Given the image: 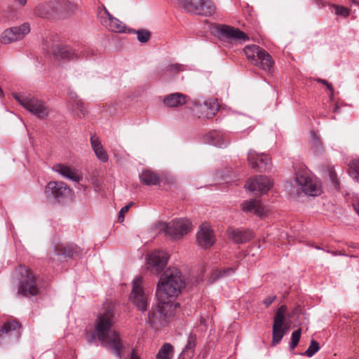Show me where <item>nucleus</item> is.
<instances>
[{"label": "nucleus", "instance_id": "6e6d98bb", "mask_svg": "<svg viewBox=\"0 0 359 359\" xmlns=\"http://www.w3.org/2000/svg\"><path fill=\"white\" fill-rule=\"evenodd\" d=\"M338 109H339V107L337 105H336L334 107V111L337 112L338 111Z\"/></svg>", "mask_w": 359, "mask_h": 359}, {"label": "nucleus", "instance_id": "c9c22d12", "mask_svg": "<svg viewBox=\"0 0 359 359\" xmlns=\"http://www.w3.org/2000/svg\"><path fill=\"white\" fill-rule=\"evenodd\" d=\"M13 27L15 29L16 33H19V38L20 40L28 34L31 30L30 24L27 22L22 23L20 26Z\"/></svg>", "mask_w": 359, "mask_h": 359}, {"label": "nucleus", "instance_id": "6e6552de", "mask_svg": "<svg viewBox=\"0 0 359 359\" xmlns=\"http://www.w3.org/2000/svg\"><path fill=\"white\" fill-rule=\"evenodd\" d=\"M158 227L172 239H177L187 234L192 229L191 222L184 218L172 220L168 224L160 223Z\"/></svg>", "mask_w": 359, "mask_h": 359}, {"label": "nucleus", "instance_id": "f3484780", "mask_svg": "<svg viewBox=\"0 0 359 359\" xmlns=\"http://www.w3.org/2000/svg\"><path fill=\"white\" fill-rule=\"evenodd\" d=\"M203 142L219 148L226 147L230 143L228 135L217 130H212L205 134L203 137Z\"/></svg>", "mask_w": 359, "mask_h": 359}, {"label": "nucleus", "instance_id": "f03ea898", "mask_svg": "<svg viewBox=\"0 0 359 359\" xmlns=\"http://www.w3.org/2000/svg\"><path fill=\"white\" fill-rule=\"evenodd\" d=\"M184 287V280L181 271L177 268H168L161 276L157 284V300L172 304V299L181 293Z\"/></svg>", "mask_w": 359, "mask_h": 359}, {"label": "nucleus", "instance_id": "b1692460", "mask_svg": "<svg viewBox=\"0 0 359 359\" xmlns=\"http://www.w3.org/2000/svg\"><path fill=\"white\" fill-rule=\"evenodd\" d=\"M54 254L59 257L60 259L75 258L79 257L80 248L73 245L55 246L54 248Z\"/></svg>", "mask_w": 359, "mask_h": 359}, {"label": "nucleus", "instance_id": "c85d7f7f", "mask_svg": "<svg viewBox=\"0 0 359 359\" xmlns=\"http://www.w3.org/2000/svg\"><path fill=\"white\" fill-rule=\"evenodd\" d=\"M19 40H20L19 33H16L13 27L5 29L1 35V41L4 44L11 43Z\"/></svg>", "mask_w": 359, "mask_h": 359}, {"label": "nucleus", "instance_id": "864d4df0", "mask_svg": "<svg viewBox=\"0 0 359 359\" xmlns=\"http://www.w3.org/2000/svg\"><path fill=\"white\" fill-rule=\"evenodd\" d=\"M4 91L3 90L1 89V88L0 87V97H1L2 96H4Z\"/></svg>", "mask_w": 359, "mask_h": 359}, {"label": "nucleus", "instance_id": "5fc2aeb1", "mask_svg": "<svg viewBox=\"0 0 359 359\" xmlns=\"http://www.w3.org/2000/svg\"><path fill=\"white\" fill-rule=\"evenodd\" d=\"M333 98H334V91L331 92V95H330V100H332Z\"/></svg>", "mask_w": 359, "mask_h": 359}, {"label": "nucleus", "instance_id": "c03bdc74", "mask_svg": "<svg viewBox=\"0 0 359 359\" xmlns=\"http://www.w3.org/2000/svg\"><path fill=\"white\" fill-rule=\"evenodd\" d=\"M133 203H130L128 205L123 207L118 212V220L120 222H123L124 220L125 214L133 206Z\"/></svg>", "mask_w": 359, "mask_h": 359}, {"label": "nucleus", "instance_id": "4c0bfd02", "mask_svg": "<svg viewBox=\"0 0 359 359\" xmlns=\"http://www.w3.org/2000/svg\"><path fill=\"white\" fill-rule=\"evenodd\" d=\"M332 8V13L338 16L347 18L350 15V9L346 7L339 5H333Z\"/></svg>", "mask_w": 359, "mask_h": 359}, {"label": "nucleus", "instance_id": "ddd939ff", "mask_svg": "<svg viewBox=\"0 0 359 359\" xmlns=\"http://www.w3.org/2000/svg\"><path fill=\"white\" fill-rule=\"evenodd\" d=\"M98 18L100 23L109 31L121 33L126 30L125 25L118 19L113 17L106 8L99 11Z\"/></svg>", "mask_w": 359, "mask_h": 359}, {"label": "nucleus", "instance_id": "a211bd4d", "mask_svg": "<svg viewBox=\"0 0 359 359\" xmlns=\"http://www.w3.org/2000/svg\"><path fill=\"white\" fill-rule=\"evenodd\" d=\"M218 103L214 100H206L203 104L196 107V113L199 118H210L215 115L218 111Z\"/></svg>", "mask_w": 359, "mask_h": 359}, {"label": "nucleus", "instance_id": "4be33fe9", "mask_svg": "<svg viewBox=\"0 0 359 359\" xmlns=\"http://www.w3.org/2000/svg\"><path fill=\"white\" fill-rule=\"evenodd\" d=\"M290 328V323L286 321L273 320V345L280 342L283 336Z\"/></svg>", "mask_w": 359, "mask_h": 359}, {"label": "nucleus", "instance_id": "a19ab883", "mask_svg": "<svg viewBox=\"0 0 359 359\" xmlns=\"http://www.w3.org/2000/svg\"><path fill=\"white\" fill-rule=\"evenodd\" d=\"M319 349L320 346L318 344L316 341L312 340L311 341L309 347L305 351L304 355H306L308 357H311L316 353H317L319 351Z\"/></svg>", "mask_w": 359, "mask_h": 359}, {"label": "nucleus", "instance_id": "0eeeda50", "mask_svg": "<svg viewBox=\"0 0 359 359\" xmlns=\"http://www.w3.org/2000/svg\"><path fill=\"white\" fill-rule=\"evenodd\" d=\"M298 188L291 191V193L299 194L303 192L311 196H316L321 194L322 188L320 181L317 179L310 177L307 174H297L294 181Z\"/></svg>", "mask_w": 359, "mask_h": 359}, {"label": "nucleus", "instance_id": "de8ad7c7", "mask_svg": "<svg viewBox=\"0 0 359 359\" xmlns=\"http://www.w3.org/2000/svg\"><path fill=\"white\" fill-rule=\"evenodd\" d=\"M330 177L332 182H333L334 187L336 189H337L338 186H339V183L337 180V175L333 170H331L330 172Z\"/></svg>", "mask_w": 359, "mask_h": 359}, {"label": "nucleus", "instance_id": "603ef678", "mask_svg": "<svg viewBox=\"0 0 359 359\" xmlns=\"http://www.w3.org/2000/svg\"><path fill=\"white\" fill-rule=\"evenodd\" d=\"M353 208L358 215L359 216V203L353 205Z\"/></svg>", "mask_w": 359, "mask_h": 359}, {"label": "nucleus", "instance_id": "a878e982", "mask_svg": "<svg viewBox=\"0 0 359 359\" xmlns=\"http://www.w3.org/2000/svg\"><path fill=\"white\" fill-rule=\"evenodd\" d=\"M187 102V97L180 93H172L163 99V104L168 107H177Z\"/></svg>", "mask_w": 359, "mask_h": 359}, {"label": "nucleus", "instance_id": "72a5a7b5", "mask_svg": "<svg viewBox=\"0 0 359 359\" xmlns=\"http://www.w3.org/2000/svg\"><path fill=\"white\" fill-rule=\"evenodd\" d=\"M173 355V346L169 344H164L159 349L156 359H170Z\"/></svg>", "mask_w": 359, "mask_h": 359}, {"label": "nucleus", "instance_id": "ea45409f", "mask_svg": "<svg viewBox=\"0 0 359 359\" xmlns=\"http://www.w3.org/2000/svg\"><path fill=\"white\" fill-rule=\"evenodd\" d=\"M137 40L141 43L147 42L151 37L150 32L146 29H140L136 31Z\"/></svg>", "mask_w": 359, "mask_h": 359}, {"label": "nucleus", "instance_id": "2f4dec72", "mask_svg": "<svg viewBox=\"0 0 359 359\" xmlns=\"http://www.w3.org/2000/svg\"><path fill=\"white\" fill-rule=\"evenodd\" d=\"M69 100L73 105V108L75 110L79 111L81 115H84L86 113V109L83 102L81 100H79L76 93L72 90H70L68 93Z\"/></svg>", "mask_w": 359, "mask_h": 359}, {"label": "nucleus", "instance_id": "412c9836", "mask_svg": "<svg viewBox=\"0 0 359 359\" xmlns=\"http://www.w3.org/2000/svg\"><path fill=\"white\" fill-rule=\"evenodd\" d=\"M53 170L57 172L63 177L73 182H79L82 180V175L78 170L64 164L58 163L55 165L53 167Z\"/></svg>", "mask_w": 359, "mask_h": 359}, {"label": "nucleus", "instance_id": "e433bc0d", "mask_svg": "<svg viewBox=\"0 0 359 359\" xmlns=\"http://www.w3.org/2000/svg\"><path fill=\"white\" fill-rule=\"evenodd\" d=\"M350 175L359 182V160H353L349 163Z\"/></svg>", "mask_w": 359, "mask_h": 359}, {"label": "nucleus", "instance_id": "4468645a", "mask_svg": "<svg viewBox=\"0 0 359 359\" xmlns=\"http://www.w3.org/2000/svg\"><path fill=\"white\" fill-rule=\"evenodd\" d=\"M273 182L264 175L257 176L248 180L245 187L254 194H264L271 188Z\"/></svg>", "mask_w": 359, "mask_h": 359}, {"label": "nucleus", "instance_id": "9d476101", "mask_svg": "<svg viewBox=\"0 0 359 359\" xmlns=\"http://www.w3.org/2000/svg\"><path fill=\"white\" fill-rule=\"evenodd\" d=\"M17 272L20 275L18 292L25 297L36 295L39 288L32 273L25 266H20Z\"/></svg>", "mask_w": 359, "mask_h": 359}, {"label": "nucleus", "instance_id": "dca6fc26", "mask_svg": "<svg viewBox=\"0 0 359 359\" xmlns=\"http://www.w3.org/2000/svg\"><path fill=\"white\" fill-rule=\"evenodd\" d=\"M216 241L215 233L208 224H203L200 226L197 232L196 243L203 248H210Z\"/></svg>", "mask_w": 359, "mask_h": 359}, {"label": "nucleus", "instance_id": "bb28decb", "mask_svg": "<svg viewBox=\"0 0 359 359\" xmlns=\"http://www.w3.org/2000/svg\"><path fill=\"white\" fill-rule=\"evenodd\" d=\"M90 143L92 148L97 156V158L102 162H107L108 161V154L103 148V146L95 135L90 137Z\"/></svg>", "mask_w": 359, "mask_h": 359}, {"label": "nucleus", "instance_id": "09e8293b", "mask_svg": "<svg viewBox=\"0 0 359 359\" xmlns=\"http://www.w3.org/2000/svg\"><path fill=\"white\" fill-rule=\"evenodd\" d=\"M233 271V268H227L226 269H224L221 271H219V277H225L229 275H230Z\"/></svg>", "mask_w": 359, "mask_h": 359}, {"label": "nucleus", "instance_id": "3c124183", "mask_svg": "<svg viewBox=\"0 0 359 359\" xmlns=\"http://www.w3.org/2000/svg\"><path fill=\"white\" fill-rule=\"evenodd\" d=\"M130 359H140V358L138 356V355L134 351H133V352L130 355Z\"/></svg>", "mask_w": 359, "mask_h": 359}, {"label": "nucleus", "instance_id": "2eb2a0df", "mask_svg": "<svg viewBox=\"0 0 359 359\" xmlns=\"http://www.w3.org/2000/svg\"><path fill=\"white\" fill-rule=\"evenodd\" d=\"M248 160L252 168L257 169L259 172H265L271 168V160L263 153L257 154L253 150H250Z\"/></svg>", "mask_w": 359, "mask_h": 359}, {"label": "nucleus", "instance_id": "423d86ee", "mask_svg": "<svg viewBox=\"0 0 359 359\" xmlns=\"http://www.w3.org/2000/svg\"><path fill=\"white\" fill-rule=\"evenodd\" d=\"M70 188L63 182L50 181L45 187L44 194L53 203H63L71 196Z\"/></svg>", "mask_w": 359, "mask_h": 359}, {"label": "nucleus", "instance_id": "f257e3e1", "mask_svg": "<svg viewBox=\"0 0 359 359\" xmlns=\"http://www.w3.org/2000/svg\"><path fill=\"white\" fill-rule=\"evenodd\" d=\"M115 323V306L111 302L104 304L95 322L94 333L88 335L87 340L89 342L95 340L96 337L102 344L110 350L114 355L121 359V350L123 345L118 334L113 330Z\"/></svg>", "mask_w": 359, "mask_h": 359}, {"label": "nucleus", "instance_id": "39448f33", "mask_svg": "<svg viewBox=\"0 0 359 359\" xmlns=\"http://www.w3.org/2000/svg\"><path fill=\"white\" fill-rule=\"evenodd\" d=\"M243 51L248 59L261 69L270 72L272 69L273 61L271 55L259 46L248 45Z\"/></svg>", "mask_w": 359, "mask_h": 359}, {"label": "nucleus", "instance_id": "7c9ffc66", "mask_svg": "<svg viewBox=\"0 0 359 359\" xmlns=\"http://www.w3.org/2000/svg\"><path fill=\"white\" fill-rule=\"evenodd\" d=\"M140 180L147 185H155L159 182V177L149 170H143L140 175Z\"/></svg>", "mask_w": 359, "mask_h": 359}, {"label": "nucleus", "instance_id": "f704fd0d", "mask_svg": "<svg viewBox=\"0 0 359 359\" xmlns=\"http://www.w3.org/2000/svg\"><path fill=\"white\" fill-rule=\"evenodd\" d=\"M310 142L313 148V150L316 153H320L323 151V144L320 137L317 135V134L314 131L311 132V139Z\"/></svg>", "mask_w": 359, "mask_h": 359}, {"label": "nucleus", "instance_id": "473e14b6", "mask_svg": "<svg viewBox=\"0 0 359 359\" xmlns=\"http://www.w3.org/2000/svg\"><path fill=\"white\" fill-rule=\"evenodd\" d=\"M182 70H183L182 65L178 64H169L161 70L160 74L161 76L170 77Z\"/></svg>", "mask_w": 359, "mask_h": 359}, {"label": "nucleus", "instance_id": "cd10ccee", "mask_svg": "<svg viewBox=\"0 0 359 359\" xmlns=\"http://www.w3.org/2000/svg\"><path fill=\"white\" fill-rule=\"evenodd\" d=\"M196 337L191 334L178 359H191L194 355Z\"/></svg>", "mask_w": 359, "mask_h": 359}, {"label": "nucleus", "instance_id": "8fccbe9b", "mask_svg": "<svg viewBox=\"0 0 359 359\" xmlns=\"http://www.w3.org/2000/svg\"><path fill=\"white\" fill-rule=\"evenodd\" d=\"M14 2L16 5L24 6L26 5L27 0H14Z\"/></svg>", "mask_w": 359, "mask_h": 359}, {"label": "nucleus", "instance_id": "1a4fd4ad", "mask_svg": "<svg viewBox=\"0 0 359 359\" xmlns=\"http://www.w3.org/2000/svg\"><path fill=\"white\" fill-rule=\"evenodd\" d=\"M130 299L141 311H146L149 304V294L143 285V278L135 277L132 282Z\"/></svg>", "mask_w": 359, "mask_h": 359}, {"label": "nucleus", "instance_id": "79ce46f5", "mask_svg": "<svg viewBox=\"0 0 359 359\" xmlns=\"http://www.w3.org/2000/svg\"><path fill=\"white\" fill-rule=\"evenodd\" d=\"M300 337H301V330L300 329L295 330L294 332H292V337H291V342L290 344V347L291 349H294L297 346L298 342L299 341Z\"/></svg>", "mask_w": 359, "mask_h": 359}, {"label": "nucleus", "instance_id": "4d7b16f0", "mask_svg": "<svg viewBox=\"0 0 359 359\" xmlns=\"http://www.w3.org/2000/svg\"><path fill=\"white\" fill-rule=\"evenodd\" d=\"M320 0H316V2H318Z\"/></svg>", "mask_w": 359, "mask_h": 359}, {"label": "nucleus", "instance_id": "6ab92c4d", "mask_svg": "<svg viewBox=\"0 0 359 359\" xmlns=\"http://www.w3.org/2000/svg\"><path fill=\"white\" fill-rule=\"evenodd\" d=\"M243 210L247 213L254 214L259 217H264L267 215L268 208L262 203L255 199L245 201L242 205Z\"/></svg>", "mask_w": 359, "mask_h": 359}, {"label": "nucleus", "instance_id": "37998d69", "mask_svg": "<svg viewBox=\"0 0 359 359\" xmlns=\"http://www.w3.org/2000/svg\"><path fill=\"white\" fill-rule=\"evenodd\" d=\"M287 312V307L282 305L276 311L273 320L286 321L285 313Z\"/></svg>", "mask_w": 359, "mask_h": 359}, {"label": "nucleus", "instance_id": "9b49d317", "mask_svg": "<svg viewBox=\"0 0 359 359\" xmlns=\"http://www.w3.org/2000/svg\"><path fill=\"white\" fill-rule=\"evenodd\" d=\"M212 33L222 40L244 42L248 36L239 29L226 25H217L213 27Z\"/></svg>", "mask_w": 359, "mask_h": 359}, {"label": "nucleus", "instance_id": "5701e85b", "mask_svg": "<svg viewBox=\"0 0 359 359\" xmlns=\"http://www.w3.org/2000/svg\"><path fill=\"white\" fill-rule=\"evenodd\" d=\"M53 54L57 60H71L78 57L77 53L72 48L61 45L53 48Z\"/></svg>", "mask_w": 359, "mask_h": 359}, {"label": "nucleus", "instance_id": "aec40b11", "mask_svg": "<svg viewBox=\"0 0 359 359\" xmlns=\"http://www.w3.org/2000/svg\"><path fill=\"white\" fill-rule=\"evenodd\" d=\"M229 238L236 243H244L250 241L253 233L249 229L229 227L227 230Z\"/></svg>", "mask_w": 359, "mask_h": 359}, {"label": "nucleus", "instance_id": "20e7f679", "mask_svg": "<svg viewBox=\"0 0 359 359\" xmlns=\"http://www.w3.org/2000/svg\"><path fill=\"white\" fill-rule=\"evenodd\" d=\"M173 304L157 300V304L149 310L148 323L154 330L168 325L172 313Z\"/></svg>", "mask_w": 359, "mask_h": 359}, {"label": "nucleus", "instance_id": "393cba45", "mask_svg": "<svg viewBox=\"0 0 359 359\" xmlns=\"http://www.w3.org/2000/svg\"><path fill=\"white\" fill-rule=\"evenodd\" d=\"M20 334L21 327L19 323L15 320L4 323L0 330V337L6 334L8 337H13L17 339L20 336Z\"/></svg>", "mask_w": 359, "mask_h": 359}, {"label": "nucleus", "instance_id": "c756f323", "mask_svg": "<svg viewBox=\"0 0 359 359\" xmlns=\"http://www.w3.org/2000/svg\"><path fill=\"white\" fill-rule=\"evenodd\" d=\"M215 11V6L211 0H203L201 7L196 8L195 14L210 15Z\"/></svg>", "mask_w": 359, "mask_h": 359}, {"label": "nucleus", "instance_id": "7ed1b4c3", "mask_svg": "<svg viewBox=\"0 0 359 359\" xmlns=\"http://www.w3.org/2000/svg\"><path fill=\"white\" fill-rule=\"evenodd\" d=\"M13 97L29 112L39 118H46L49 113L50 109L47 104L34 96L27 94L13 93Z\"/></svg>", "mask_w": 359, "mask_h": 359}, {"label": "nucleus", "instance_id": "f8f14e48", "mask_svg": "<svg viewBox=\"0 0 359 359\" xmlns=\"http://www.w3.org/2000/svg\"><path fill=\"white\" fill-rule=\"evenodd\" d=\"M169 259L168 254L165 251H155L151 253L147 259V269L152 273L158 274L167 265Z\"/></svg>", "mask_w": 359, "mask_h": 359}, {"label": "nucleus", "instance_id": "58836bf2", "mask_svg": "<svg viewBox=\"0 0 359 359\" xmlns=\"http://www.w3.org/2000/svg\"><path fill=\"white\" fill-rule=\"evenodd\" d=\"M34 13L37 17L46 18L49 14L48 6L43 4L38 5L34 8Z\"/></svg>", "mask_w": 359, "mask_h": 359}, {"label": "nucleus", "instance_id": "49530a36", "mask_svg": "<svg viewBox=\"0 0 359 359\" xmlns=\"http://www.w3.org/2000/svg\"><path fill=\"white\" fill-rule=\"evenodd\" d=\"M276 295L269 296L263 300V304L266 307H269L272 304V302L276 299Z\"/></svg>", "mask_w": 359, "mask_h": 359}, {"label": "nucleus", "instance_id": "a18cd8bd", "mask_svg": "<svg viewBox=\"0 0 359 359\" xmlns=\"http://www.w3.org/2000/svg\"><path fill=\"white\" fill-rule=\"evenodd\" d=\"M316 81L318 82V83H322L325 86H327V89L330 91V92H333L334 91V88L332 86L331 83H328L327 81H326L325 79H316Z\"/></svg>", "mask_w": 359, "mask_h": 359}]
</instances>
